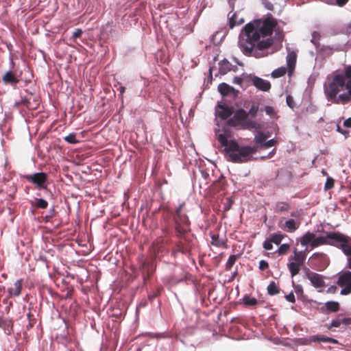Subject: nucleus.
<instances>
[{
  "instance_id": "obj_41",
  "label": "nucleus",
  "mask_w": 351,
  "mask_h": 351,
  "mask_svg": "<svg viewBox=\"0 0 351 351\" xmlns=\"http://www.w3.org/2000/svg\"><path fill=\"white\" fill-rule=\"evenodd\" d=\"M334 186V180L332 178H328L325 183V189L328 190Z\"/></svg>"
},
{
  "instance_id": "obj_61",
  "label": "nucleus",
  "mask_w": 351,
  "mask_h": 351,
  "mask_svg": "<svg viewBox=\"0 0 351 351\" xmlns=\"http://www.w3.org/2000/svg\"><path fill=\"white\" fill-rule=\"evenodd\" d=\"M233 60H234V61L236 63H237L238 64H239V65H241V63H240V62H239V61L238 60V59H237V58H233Z\"/></svg>"
},
{
  "instance_id": "obj_12",
  "label": "nucleus",
  "mask_w": 351,
  "mask_h": 351,
  "mask_svg": "<svg viewBox=\"0 0 351 351\" xmlns=\"http://www.w3.org/2000/svg\"><path fill=\"white\" fill-rule=\"evenodd\" d=\"M218 91L220 93V94L222 96H228V95H232L234 98L237 97L239 94V90H236L232 86H230L226 83H221L218 85L217 87Z\"/></svg>"
},
{
  "instance_id": "obj_13",
  "label": "nucleus",
  "mask_w": 351,
  "mask_h": 351,
  "mask_svg": "<svg viewBox=\"0 0 351 351\" xmlns=\"http://www.w3.org/2000/svg\"><path fill=\"white\" fill-rule=\"evenodd\" d=\"M22 285H23V279L17 280L14 282L13 287L8 289V293L9 297L12 298V297L19 296L21 293Z\"/></svg>"
},
{
  "instance_id": "obj_63",
  "label": "nucleus",
  "mask_w": 351,
  "mask_h": 351,
  "mask_svg": "<svg viewBox=\"0 0 351 351\" xmlns=\"http://www.w3.org/2000/svg\"><path fill=\"white\" fill-rule=\"evenodd\" d=\"M322 173H323L324 175H326V173L324 170L322 171Z\"/></svg>"
},
{
  "instance_id": "obj_43",
  "label": "nucleus",
  "mask_w": 351,
  "mask_h": 351,
  "mask_svg": "<svg viewBox=\"0 0 351 351\" xmlns=\"http://www.w3.org/2000/svg\"><path fill=\"white\" fill-rule=\"evenodd\" d=\"M262 3L264 5L265 8H267L268 10H272L274 9L273 4L269 1V0H261Z\"/></svg>"
},
{
  "instance_id": "obj_33",
  "label": "nucleus",
  "mask_w": 351,
  "mask_h": 351,
  "mask_svg": "<svg viewBox=\"0 0 351 351\" xmlns=\"http://www.w3.org/2000/svg\"><path fill=\"white\" fill-rule=\"evenodd\" d=\"M267 292L269 295H274L279 292V288L274 282H271L267 287Z\"/></svg>"
},
{
  "instance_id": "obj_28",
  "label": "nucleus",
  "mask_w": 351,
  "mask_h": 351,
  "mask_svg": "<svg viewBox=\"0 0 351 351\" xmlns=\"http://www.w3.org/2000/svg\"><path fill=\"white\" fill-rule=\"evenodd\" d=\"M285 235L280 233H274L269 237V239L274 244L278 245L284 239Z\"/></svg>"
},
{
  "instance_id": "obj_60",
  "label": "nucleus",
  "mask_w": 351,
  "mask_h": 351,
  "mask_svg": "<svg viewBox=\"0 0 351 351\" xmlns=\"http://www.w3.org/2000/svg\"><path fill=\"white\" fill-rule=\"evenodd\" d=\"M291 217H297L298 216V213L297 212H292L291 213Z\"/></svg>"
},
{
  "instance_id": "obj_56",
  "label": "nucleus",
  "mask_w": 351,
  "mask_h": 351,
  "mask_svg": "<svg viewBox=\"0 0 351 351\" xmlns=\"http://www.w3.org/2000/svg\"><path fill=\"white\" fill-rule=\"evenodd\" d=\"M125 87L123 86H120L119 88V93H120V95L122 97L123 93H125Z\"/></svg>"
},
{
  "instance_id": "obj_47",
  "label": "nucleus",
  "mask_w": 351,
  "mask_h": 351,
  "mask_svg": "<svg viewBox=\"0 0 351 351\" xmlns=\"http://www.w3.org/2000/svg\"><path fill=\"white\" fill-rule=\"evenodd\" d=\"M285 298L287 301L292 302V303H294L295 301V295L292 292H291L288 295H287L285 296Z\"/></svg>"
},
{
  "instance_id": "obj_38",
  "label": "nucleus",
  "mask_w": 351,
  "mask_h": 351,
  "mask_svg": "<svg viewBox=\"0 0 351 351\" xmlns=\"http://www.w3.org/2000/svg\"><path fill=\"white\" fill-rule=\"evenodd\" d=\"M326 305L327 309L332 312L337 311L339 308V303L337 302H328Z\"/></svg>"
},
{
  "instance_id": "obj_30",
  "label": "nucleus",
  "mask_w": 351,
  "mask_h": 351,
  "mask_svg": "<svg viewBox=\"0 0 351 351\" xmlns=\"http://www.w3.org/2000/svg\"><path fill=\"white\" fill-rule=\"evenodd\" d=\"M32 204L40 208H46L48 206V202L43 198H35Z\"/></svg>"
},
{
  "instance_id": "obj_57",
  "label": "nucleus",
  "mask_w": 351,
  "mask_h": 351,
  "mask_svg": "<svg viewBox=\"0 0 351 351\" xmlns=\"http://www.w3.org/2000/svg\"><path fill=\"white\" fill-rule=\"evenodd\" d=\"M337 130L339 132H340V133H341V134H344V135H346V134L347 133V132H346V131H345V130H342V129L340 128V126H339V125H337Z\"/></svg>"
},
{
  "instance_id": "obj_29",
  "label": "nucleus",
  "mask_w": 351,
  "mask_h": 351,
  "mask_svg": "<svg viewBox=\"0 0 351 351\" xmlns=\"http://www.w3.org/2000/svg\"><path fill=\"white\" fill-rule=\"evenodd\" d=\"M239 255V254H233L230 255L226 263V269L227 270H230L237 260L238 259Z\"/></svg>"
},
{
  "instance_id": "obj_50",
  "label": "nucleus",
  "mask_w": 351,
  "mask_h": 351,
  "mask_svg": "<svg viewBox=\"0 0 351 351\" xmlns=\"http://www.w3.org/2000/svg\"><path fill=\"white\" fill-rule=\"evenodd\" d=\"M82 33H83V32L81 29H76L73 34V38H79L82 36Z\"/></svg>"
},
{
  "instance_id": "obj_10",
  "label": "nucleus",
  "mask_w": 351,
  "mask_h": 351,
  "mask_svg": "<svg viewBox=\"0 0 351 351\" xmlns=\"http://www.w3.org/2000/svg\"><path fill=\"white\" fill-rule=\"evenodd\" d=\"M252 84L259 90L269 91L271 88V84L269 81L255 75H249Z\"/></svg>"
},
{
  "instance_id": "obj_22",
  "label": "nucleus",
  "mask_w": 351,
  "mask_h": 351,
  "mask_svg": "<svg viewBox=\"0 0 351 351\" xmlns=\"http://www.w3.org/2000/svg\"><path fill=\"white\" fill-rule=\"evenodd\" d=\"M297 54L294 51L289 52L287 56V64L290 72L293 71L296 62Z\"/></svg>"
},
{
  "instance_id": "obj_23",
  "label": "nucleus",
  "mask_w": 351,
  "mask_h": 351,
  "mask_svg": "<svg viewBox=\"0 0 351 351\" xmlns=\"http://www.w3.org/2000/svg\"><path fill=\"white\" fill-rule=\"evenodd\" d=\"M311 341H323L332 343H337L338 341L335 339L328 337L324 335H313L309 337Z\"/></svg>"
},
{
  "instance_id": "obj_3",
  "label": "nucleus",
  "mask_w": 351,
  "mask_h": 351,
  "mask_svg": "<svg viewBox=\"0 0 351 351\" xmlns=\"http://www.w3.org/2000/svg\"><path fill=\"white\" fill-rule=\"evenodd\" d=\"M215 134L218 141L224 147L226 158L233 162H245L249 160L252 154L257 150L256 146L240 147L235 141H228L226 134L216 130Z\"/></svg>"
},
{
  "instance_id": "obj_11",
  "label": "nucleus",
  "mask_w": 351,
  "mask_h": 351,
  "mask_svg": "<svg viewBox=\"0 0 351 351\" xmlns=\"http://www.w3.org/2000/svg\"><path fill=\"white\" fill-rule=\"evenodd\" d=\"M233 112L232 106L218 103L215 108V115L224 120L228 119Z\"/></svg>"
},
{
  "instance_id": "obj_16",
  "label": "nucleus",
  "mask_w": 351,
  "mask_h": 351,
  "mask_svg": "<svg viewBox=\"0 0 351 351\" xmlns=\"http://www.w3.org/2000/svg\"><path fill=\"white\" fill-rule=\"evenodd\" d=\"M232 11L230 12L228 14V20H229V27L232 29L236 26L241 25L244 23L243 18L238 19V16L236 13H232Z\"/></svg>"
},
{
  "instance_id": "obj_39",
  "label": "nucleus",
  "mask_w": 351,
  "mask_h": 351,
  "mask_svg": "<svg viewBox=\"0 0 351 351\" xmlns=\"http://www.w3.org/2000/svg\"><path fill=\"white\" fill-rule=\"evenodd\" d=\"M258 111V106L257 104H253L248 113V116L250 115L252 117H255L257 114V112Z\"/></svg>"
},
{
  "instance_id": "obj_1",
  "label": "nucleus",
  "mask_w": 351,
  "mask_h": 351,
  "mask_svg": "<svg viewBox=\"0 0 351 351\" xmlns=\"http://www.w3.org/2000/svg\"><path fill=\"white\" fill-rule=\"evenodd\" d=\"M278 23L273 17L254 20L246 24L239 34L238 46L243 53L251 55L254 49H268L274 43L271 35Z\"/></svg>"
},
{
  "instance_id": "obj_25",
  "label": "nucleus",
  "mask_w": 351,
  "mask_h": 351,
  "mask_svg": "<svg viewBox=\"0 0 351 351\" xmlns=\"http://www.w3.org/2000/svg\"><path fill=\"white\" fill-rule=\"evenodd\" d=\"M289 259L303 265L306 259V256L302 252H298L295 248L293 250V256H291Z\"/></svg>"
},
{
  "instance_id": "obj_32",
  "label": "nucleus",
  "mask_w": 351,
  "mask_h": 351,
  "mask_svg": "<svg viewBox=\"0 0 351 351\" xmlns=\"http://www.w3.org/2000/svg\"><path fill=\"white\" fill-rule=\"evenodd\" d=\"M289 209V204L284 202H278L276 205V211L279 213L286 212Z\"/></svg>"
},
{
  "instance_id": "obj_49",
  "label": "nucleus",
  "mask_w": 351,
  "mask_h": 351,
  "mask_svg": "<svg viewBox=\"0 0 351 351\" xmlns=\"http://www.w3.org/2000/svg\"><path fill=\"white\" fill-rule=\"evenodd\" d=\"M295 293L299 295H302L303 293V287L301 285H297L295 287Z\"/></svg>"
},
{
  "instance_id": "obj_36",
  "label": "nucleus",
  "mask_w": 351,
  "mask_h": 351,
  "mask_svg": "<svg viewBox=\"0 0 351 351\" xmlns=\"http://www.w3.org/2000/svg\"><path fill=\"white\" fill-rule=\"evenodd\" d=\"M264 110L268 116H269L271 119H276V113L275 112L274 108L270 106H265L264 108Z\"/></svg>"
},
{
  "instance_id": "obj_26",
  "label": "nucleus",
  "mask_w": 351,
  "mask_h": 351,
  "mask_svg": "<svg viewBox=\"0 0 351 351\" xmlns=\"http://www.w3.org/2000/svg\"><path fill=\"white\" fill-rule=\"evenodd\" d=\"M211 244L216 247H226V244L223 239L219 238V235H211Z\"/></svg>"
},
{
  "instance_id": "obj_5",
  "label": "nucleus",
  "mask_w": 351,
  "mask_h": 351,
  "mask_svg": "<svg viewBox=\"0 0 351 351\" xmlns=\"http://www.w3.org/2000/svg\"><path fill=\"white\" fill-rule=\"evenodd\" d=\"M24 178L29 182L34 184L37 189H47V175L44 172H38L33 174H27Z\"/></svg>"
},
{
  "instance_id": "obj_4",
  "label": "nucleus",
  "mask_w": 351,
  "mask_h": 351,
  "mask_svg": "<svg viewBox=\"0 0 351 351\" xmlns=\"http://www.w3.org/2000/svg\"><path fill=\"white\" fill-rule=\"evenodd\" d=\"M323 245H333L340 249L347 256V265L351 269V237L339 232H326V235L316 237L312 243V247L315 248Z\"/></svg>"
},
{
  "instance_id": "obj_7",
  "label": "nucleus",
  "mask_w": 351,
  "mask_h": 351,
  "mask_svg": "<svg viewBox=\"0 0 351 351\" xmlns=\"http://www.w3.org/2000/svg\"><path fill=\"white\" fill-rule=\"evenodd\" d=\"M176 230L180 234H184L190 230V222L188 216L186 214H182L178 216L173 217Z\"/></svg>"
},
{
  "instance_id": "obj_48",
  "label": "nucleus",
  "mask_w": 351,
  "mask_h": 351,
  "mask_svg": "<svg viewBox=\"0 0 351 351\" xmlns=\"http://www.w3.org/2000/svg\"><path fill=\"white\" fill-rule=\"evenodd\" d=\"M184 202H182V204H180L178 206V207L176 210V213H175L174 216H178V215H180L183 214L182 212V209L184 207Z\"/></svg>"
},
{
  "instance_id": "obj_31",
  "label": "nucleus",
  "mask_w": 351,
  "mask_h": 351,
  "mask_svg": "<svg viewBox=\"0 0 351 351\" xmlns=\"http://www.w3.org/2000/svg\"><path fill=\"white\" fill-rule=\"evenodd\" d=\"M287 72V68L285 66L279 67L271 72V77L278 78L283 76Z\"/></svg>"
},
{
  "instance_id": "obj_17",
  "label": "nucleus",
  "mask_w": 351,
  "mask_h": 351,
  "mask_svg": "<svg viewBox=\"0 0 351 351\" xmlns=\"http://www.w3.org/2000/svg\"><path fill=\"white\" fill-rule=\"evenodd\" d=\"M266 140H267V134H265V132L261 131L258 132L254 136V142L256 145L255 146L257 147V149L258 147L262 149Z\"/></svg>"
},
{
  "instance_id": "obj_45",
  "label": "nucleus",
  "mask_w": 351,
  "mask_h": 351,
  "mask_svg": "<svg viewBox=\"0 0 351 351\" xmlns=\"http://www.w3.org/2000/svg\"><path fill=\"white\" fill-rule=\"evenodd\" d=\"M269 267V264L266 261L262 260L259 262V269L261 270H265L267 269Z\"/></svg>"
},
{
  "instance_id": "obj_2",
  "label": "nucleus",
  "mask_w": 351,
  "mask_h": 351,
  "mask_svg": "<svg viewBox=\"0 0 351 351\" xmlns=\"http://www.w3.org/2000/svg\"><path fill=\"white\" fill-rule=\"evenodd\" d=\"M351 66L344 72L335 71L327 75L324 93L328 101L346 104L351 100Z\"/></svg>"
},
{
  "instance_id": "obj_6",
  "label": "nucleus",
  "mask_w": 351,
  "mask_h": 351,
  "mask_svg": "<svg viewBox=\"0 0 351 351\" xmlns=\"http://www.w3.org/2000/svg\"><path fill=\"white\" fill-rule=\"evenodd\" d=\"M337 285L342 287L340 291L341 295L351 293V271H346L341 273L338 278Z\"/></svg>"
},
{
  "instance_id": "obj_15",
  "label": "nucleus",
  "mask_w": 351,
  "mask_h": 351,
  "mask_svg": "<svg viewBox=\"0 0 351 351\" xmlns=\"http://www.w3.org/2000/svg\"><path fill=\"white\" fill-rule=\"evenodd\" d=\"M248 117V113L243 109H238L235 111L233 118H230L228 123L230 125H234L233 121L234 119L237 121H244Z\"/></svg>"
},
{
  "instance_id": "obj_64",
  "label": "nucleus",
  "mask_w": 351,
  "mask_h": 351,
  "mask_svg": "<svg viewBox=\"0 0 351 351\" xmlns=\"http://www.w3.org/2000/svg\"><path fill=\"white\" fill-rule=\"evenodd\" d=\"M170 32H171V36H176V35H174V34H173V32H171V31Z\"/></svg>"
},
{
  "instance_id": "obj_37",
  "label": "nucleus",
  "mask_w": 351,
  "mask_h": 351,
  "mask_svg": "<svg viewBox=\"0 0 351 351\" xmlns=\"http://www.w3.org/2000/svg\"><path fill=\"white\" fill-rule=\"evenodd\" d=\"M64 141L71 144H76L79 142L76 139V134L75 133H70L69 135L64 137Z\"/></svg>"
},
{
  "instance_id": "obj_55",
  "label": "nucleus",
  "mask_w": 351,
  "mask_h": 351,
  "mask_svg": "<svg viewBox=\"0 0 351 351\" xmlns=\"http://www.w3.org/2000/svg\"><path fill=\"white\" fill-rule=\"evenodd\" d=\"M247 124L250 128H255L256 125V123L254 121H248L247 122Z\"/></svg>"
},
{
  "instance_id": "obj_46",
  "label": "nucleus",
  "mask_w": 351,
  "mask_h": 351,
  "mask_svg": "<svg viewBox=\"0 0 351 351\" xmlns=\"http://www.w3.org/2000/svg\"><path fill=\"white\" fill-rule=\"evenodd\" d=\"M342 33L350 34H351V22L348 23L346 27L341 31Z\"/></svg>"
},
{
  "instance_id": "obj_19",
  "label": "nucleus",
  "mask_w": 351,
  "mask_h": 351,
  "mask_svg": "<svg viewBox=\"0 0 351 351\" xmlns=\"http://www.w3.org/2000/svg\"><path fill=\"white\" fill-rule=\"evenodd\" d=\"M302 265V264H300L290 259V261L288 263L287 267L292 277L296 276L300 272Z\"/></svg>"
},
{
  "instance_id": "obj_52",
  "label": "nucleus",
  "mask_w": 351,
  "mask_h": 351,
  "mask_svg": "<svg viewBox=\"0 0 351 351\" xmlns=\"http://www.w3.org/2000/svg\"><path fill=\"white\" fill-rule=\"evenodd\" d=\"M336 291H337V287L335 286H330V287L328 288L327 293H334L336 292Z\"/></svg>"
},
{
  "instance_id": "obj_54",
  "label": "nucleus",
  "mask_w": 351,
  "mask_h": 351,
  "mask_svg": "<svg viewBox=\"0 0 351 351\" xmlns=\"http://www.w3.org/2000/svg\"><path fill=\"white\" fill-rule=\"evenodd\" d=\"M232 203L233 202L231 201V199H228V203L224 206V210H228L230 208Z\"/></svg>"
},
{
  "instance_id": "obj_51",
  "label": "nucleus",
  "mask_w": 351,
  "mask_h": 351,
  "mask_svg": "<svg viewBox=\"0 0 351 351\" xmlns=\"http://www.w3.org/2000/svg\"><path fill=\"white\" fill-rule=\"evenodd\" d=\"M287 104L289 107L293 108L294 101H293V99L292 97H291V96L287 97Z\"/></svg>"
},
{
  "instance_id": "obj_53",
  "label": "nucleus",
  "mask_w": 351,
  "mask_h": 351,
  "mask_svg": "<svg viewBox=\"0 0 351 351\" xmlns=\"http://www.w3.org/2000/svg\"><path fill=\"white\" fill-rule=\"evenodd\" d=\"M343 125L348 128H351V117L344 121Z\"/></svg>"
},
{
  "instance_id": "obj_21",
  "label": "nucleus",
  "mask_w": 351,
  "mask_h": 351,
  "mask_svg": "<svg viewBox=\"0 0 351 351\" xmlns=\"http://www.w3.org/2000/svg\"><path fill=\"white\" fill-rule=\"evenodd\" d=\"M341 324L344 325L351 324V318H337L332 319L330 325L328 327V328H338Z\"/></svg>"
},
{
  "instance_id": "obj_35",
  "label": "nucleus",
  "mask_w": 351,
  "mask_h": 351,
  "mask_svg": "<svg viewBox=\"0 0 351 351\" xmlns=\"http://www.w3.org/2000/svg\"><path fill=\"white\" fill-rule=\"evenodd\" d=\"M320 34L318 32L314 31L311 34V42L316 47H318L319 45Z\"/></svg>"
},
{
  "instance_id": "obj_14",
  "label": "nucleus",
  "mask_w": 351,
  "mask_h": 351,
  "mask_svg": "<svg viewBox=\"0 0 351 351\" xmlns=\"http://www.w3.org/2000/svg\"><path fill=\"white\" fill-rule=\"evenodd\" d=\"M237 66H233L228 60L223 59L219 63V71L221 74H226L230 71H235Z\"/></svg>"
},
{
  "instance_id": "obj_40",
  "label": "nucleus",
  "mask_w": 351,
  "mask_h": 351,
  "mask_svg": "<svg viewBox=\"0 0 351 351\" xmlns=\"http://www.w3.org/2000/svg\"><path fill=\"white\" fill-rule=\"evenodd\" d=\"M273 242L269 239H266L263 244V248L266 250H271L273 249Z\"/></svg>"
},
{
  "instance_id": "obj_42",
  "label": "nucleus",
  "mask_w": 351,
  "mask_h": 351,
  "mask_svg": "<svg viewBox=\"0 0 351 351\" xmlns=\"http://www.w3.org/2000/svg\"><path fill=\"white\" fill-rule=\"evenodd\" d=\"M276 143V141H275L274 138L265 141V143L263 144V147L262 149H266L271 147L274 145H275Z\"/></svg>"
},
{
  "instance_id": "obj_27",
  "label": "nucleus",
  "mask_w": 351,
  "mask_h": 351,
  "mask_svg": "<svg viewBox=\"0 0 351 351\" xmlns=\"http://www.w3.org/2000/svg\"><path fill=\"white\" fill-rule=\"evenodd\" d=\"M243 303L246 306H252L257 304L258 301L255 298H252L247 295H245L243 299Z\"/></svg>"
},
{
  "instance_id": "obj_44",
  "label": "nucleus",
  "mask_w": 351,
  "mask_h": 351,
  "mask_svg": "<svg viewBox=\"0 0 351 351\" xmlns=\"http://www.w3.org/2000/svg\"><path fill=\"white\" fill-rule=\"evenodd\" d=\"M244 77H245V76H243V77H235L233 79V83L239 84L241 86H242V84H243ZM246 77H248V76H246Z\"/></svg>"
},
{
  "instance_id": "obj_8",
  "label": "nucleus",
  "mask_w": 351,
  "mask_h": 351,
  "mask_svg": "<svg viewBox=\"0 0 351 351\" xmlns=\"http://www.w3.org/2000/svg\"><path fill=\"white\" fill-rule=\"evenodd\" d=\"M310 260L313 267L319 271L324 270L329 264L328 258L324 253H314Z\"/></svg>"
},
{
  "instance_id": "obj_34",
  "label": "nucleus",
  "mask_w": 351,
  "mask_h": 351,
  "mask_svg": "<svg viewBox=\"0 0 351 351\" xmlns=\"http://www.w3.org/2000/svg\"><path fill=\"white\" fill-rule=\"evenodd\" d=\"M290 248V245L288 243H283L276 250L275 253H278L279 255L286 254Z\"/></svg>"
},
{
  "instance_id": "obj_59",
  "label": "nucleus",
  "mask_w": 351,
  "mask_h": 351,
  "mask_svg": "<svg viewBox=\"0 0 351 351\" xmlns=\"http://www.w3.org/2000/svg\"><path fill=\"white\" fill-rule=\"evenodd\" d=\"M228 1L229 4L233 8H234V2H235L236 0H228Z\"/></svg>"
},
{
  "instance_id": "obj_24",
  "label": "nucleus",
  "mask_w": 351,
  "mask_h": 351,
  "mask_svg": "<svg viewBox=\"0 0 351 351\" xmlns=\"http://www.w3.org/2000/svg\"><path fill=\"white\" fill-rule=\"evenodd\" d=\"M2 80L5 84H10L12 85H16L19 82V80L15 77L12 71L6 72L3 75Z\"/></svg>"
},
{
  "instance_id": "obj_58",
  "label": "nucleus",
  "mask_w": 351,
  "mask_h": 351,
  "mask_svg": "<svg viewBox=\"0 0 351 351\" xmlns=\"http://www.w3.org/2000/svg\"><path fill=\"white\" fill-rule=\"evenodd\" d=\"M54 214H55V210L53 208L50 209L49 214L48 215H47L46 217H51L54 215Z\"/></svg>"
},
{
  "instance_id": "obj_20",
  "label": "nucleus",
  "mask_w": 351,
  "mask_h": 351,
  "mask_svg": "<svg viewBox=\"0 0 351 351\" xmlns=\"http://www.w3.org/2000/svg\"><path fill=\"white\" fill-rule=\"evenodd\" d=\"M300 226V222H296L294 219H290L285 221L284 228L287 232H295Z\"/></svg>"
},
{
  "instance_id": "obj_62",
  "label": "nucleus",
  "mask_w": 351,
  "mask_h": 351,
  "mask_svg": "<svg viewBox=\"0 0 351 351\" xmlns=\"http://www.w3.org/2000/svg\"><path fill=\"white\" fill-rule=\"evenodd\" d=\"M267 138L270 136V133L269 132H267Z\"/></svg>"
},
{
  "instance_id": "obj_9",
  "label": "nucleus",
  "mask_w": 351,
  "mask_h": 351,
  "mask_svg": "<svg viewBox=\"0 0 351 351\" xmlns=\"http://www.w3.org/2000/svg\"><path fill=\"white\" fill-rule=\"evenodd\" d=\"M305 275L315 288L322 289L326 286L324 277L322 275L311 271L309 269L306 271Z\"/></svg>"
},
{
  "instance_id": "obj_18",
  "label": "nucleus",
  "mask_w": 351,
  "mask_h": 351,
  "mask_svg": "<svg viewBox=\"0 0 351 351\" xmlns=\"http://www.w3.org/2000/svg\"><path fill=\"white\" fill-rule=\"evenodd\" d=\"M315 239V234L311 232L305 233L300 239L302 246H307L308 244L312 247V243Z\"/></svg>"
}]
</instances>
